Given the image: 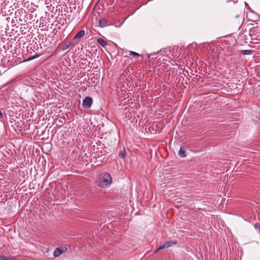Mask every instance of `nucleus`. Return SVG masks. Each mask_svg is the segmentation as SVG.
I'll return each instance as SVG.
<instances>
[{
	"label": "nucleus",
	"instance_id": "nucleus-1",
	"mask_svg": "<svg viewBox=\"0 0 260 260\" xmlns=\"http://www.w3.org/2000/svg\"><path fill=\"white\" fill-rule=\"evenodd\" d=\"M112 182V177L110 174L107 172L101 173L96 180L98 185L103 188L109 187Z\"/></svg>",
	"mask_w": 260,
	"mask_h": 260
},
{
	"label": "nucleus",
	"instance_id": "nucleus-2",
	"mask_svg": "<svg viewBox=\"0 0 260 260\" xmlns=\"http://www.w3.org/2000/svg\"><path fill=\"white\" fill-rule=\"evenodd\" d=\"M92 99L90 96H86L84 98L82 102V106L83 108L88 109L91 107L92 104Z\"/></svg>",
	"mask_w": 260,
	"mask_h": 260
},
{
	"label": "nucleus",
	"instance_id": "nucleus-3",
	"mask_svg": "<svg viewBox=\"0 0 260 260\" xmlns=\"http://www.w3.org/2000/svg\"><path fill=\"white\" fill-rule=\"evenodd\" d=\"M67 248L63 247H57L55 249L54 252H53V255L55 257H58L60 255H61L62 252L64 251V250H67Z\"/></svg>",
	"mask_w": 260,
	"mask_h": 260
},
{
	"label": "nucleus",
	"instance_id": "nucleus-4",
	"mask_svg": "<svg viewBox=\"0 0 260 260\" xmlns=\"http://www.w3.org/2000/svg\"><path fill=\"white\" fill-rule=\"evenodd\" d=\"M85 35V31L84 30H81L79 31H78L76 35L75 36L74 39H80L83 37V36Z\"/></svg>",
	"mask_w": 260,
	"mask_h": 260
},
{
	"label": "nucleus",
	"instance_id": "nucleus-5",
	"mask_svg": "<svg viewBox=\"0 0 260 260\" xmlns=\"http://www.w3.org/2000/svg\"><path fill=\"white\" fill-rule=\"evenodd\" d=\"M97 43L103 47H105L107 45V42L101 38H98Z\"/></svg>",
	"mask_w": 260,
	"mask_h": 260
},
{
	"label": "nucleus",
	"instance_id": "nucleus-6",
	"mask_svg": "<svg viewBox=\"0 0 260 260\" xmlns=\"http://www.w3.org/2000/svg\"><path fill=\"white\" fill-rule=\"evenodd\" d=\"M172 242H166L164 243L162 245L159 246L158 248V250H161L164 248H168L171 246V244L172 243Z\"/></svg>",
	"mask_w": 260,
	"mask_h": 260
},
{
	"label": "nucleus",
	"instance_id": "nucleus-7",
	"mask_svg": "<svg viewBox=\"0 0 260 260\" xmlns=\"http://www.w3.org/2000/svg\"><path fill=\"white\" fill-rule=\"evenodd\" d=\"M0 260H16V258L14 256H6L0 255Z\"/></svg>",
	"mask_w": 260,
	"mask_h": 260
},
{
	"label": "nucleus",
	"instance_id": "nucleus-8",
	"mask_svg": "<svg viewBox=\"0 0 260 260\" xmlns=\"http://www.w3.org/2000/svg\"><path fill=\"white\" fill-rule=\"evenodd\" d=\"M185 153V147L183 146H181L179 151V155L181 157H185L186 156Z\"/></svg>",
	"mask_w": 260,
	"mask_h": 260
},
{
	"label": "nucleus",
	"instance_id": "nucleus-9",
	"mask_svg": "<svg viewBox=\"0 0 260 260\" xmlns=\"http://www.w3.org/2000/svg\"><path fill=\"white\" fill-rule=\"evenodd\" d=\"M108 22V20L104 18L101 19L99 21V25L101 27H104L107 25Z\"/></svg>",
	"mask_w": 260,
	"mask_h": 260
},
{
	"label": "nucleus",
	"instance_id": "nucleus-10",
	"mask_svg": "<svg viewBox=\"0 0 260 260\" xmlns=\"http://www.w3.org/2000/svg\"><path fill=\"white\" fill-rule=\"evenodd\" d=\"M240 53L242 55H251L252 54V51L250 50H242L240 51Z\"/></svg>",
	"mask_w": 260,
	"mask_h": 260
},
{
	"label": "nucleus",
	"instance_id": "nucleus-11",
	"mask_svg": "<svg viewBox=\"0 0 260 260\" xmlns=\"http://www.w3.org/2000/svg\"><path fill=\"white\" fill-rule=\"evenodd\" d=\"M73 46V43L72 42H69L68 43H66L63 44L62 50H65L71 46Z\"/></svg>",
	"mask_w": 260,
	"mask_h": 260
},
{
	"label": "nucleus",
	"instance_id": "nucleus-12",
	"mask_svg": "<svg viewBox=\"0 0 260 260\" xmlns=\"http://www.w3.org/2000/svg\"><path fill=\"white\" fill-rule=\"evenodd\" d=\"M125 155V150L123 149L120 151L118 153V156L120 158H124Z\"/></svg>",
	"mask_w": 260,
	"mask_h": 260
},
{
	"label": "nucleus",
	"instance_id": "nucleus-13",
	"mask_svg": "<svg viewBox=\"0 0 260 260\" xmlns=\"http://www.w3.org/2000/svg\"><path fill=\"white\" fill-rule=\"evenodd\" d=\"M129 55H133V56H140V54H139V53H138L136 52L132 51H129Z\"/></svg>",
	"mask_w": 260,
	"mask_h": 260
},
{
	"label": "nucleus",
	"instance_id": "nucleus-14",
	"mask_svg": "<svg viewBox=\"0 0 260 260\" xmlns=\"http://www.w3.org/2000/svg\"><path fill=\"white\" fill-rule=\"evenodd\" d=\"M254 227L256 229H259L260 228V224L258 223H255L254 224Z\"/></svg>",
	"mask_w": 260,
	"mask_h": 260
},
{
	"label": "nucleus",
	"instance_id": "nucleus-15",
	"mask_svg": "<svg viewBox=\"0 0 260 260\" xmlns=\"http://www.w3.org/2000/svg\"><path fill=\"white\" fill-rule=\"evenodd\" d=\"M0 117L1 118H3V117H4L3 114V113L1 111H0Z\"/></svg>",
	"mask_w": 260,
	"mask_h": 260
},
{
	"label": "nucleus",
	"instance_id": "nucleus-16",
	"mask_svg": "<svg viewBox=\"0 0 260 260\" xmlns=\"http://www.w3.org/2000/svg\"><path fill=\"white\" fill-rule=\"evenodd\" d=\"M159 251H160V250H158V248H157L154 252V253L158 252Z\"/></svg>",
	"mask_w": 260,
	"mask_h": 260
}]
</instances>
